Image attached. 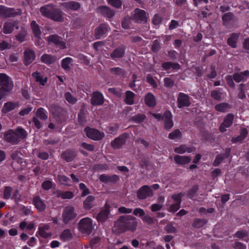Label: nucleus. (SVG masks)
Instances as JSON below:
<instances>
[{
	"instance_id": "nucleus-1",
	"label": "nucleus",
	"mask_w": 249,
	"mask_h": 249,
	"mask_svg": "<svg viewBox=\"0 0 249 249\" xmlns=\"http://www.w3.org/2000/svg\"><path fill=\"white\" fill-rule=\"evenodd\" d=\"M138 225L137 219L131 215L122 216L115 222L113 230L120 233L126 231H134Z\"/></svg>"
},
{
	"instance_id": "nucleus-2",
	"label": "nucleus",
	"mask_w": 249,
	"mask_h": 249,
	"mask_svg": "<svg viewBox=\"0 0 249 249\" xmlns=\"http://www.w3.org/2000/svg\"><path fill=\"white\" fill-rule=\"evenodd\" d=\"M40 11L42 15L54 21H62L63 20V12L55 8L53 5L49 4L41 7Z\"/></svg>"
},
{
	"instance_id": "nucleus-3",
	"label": "nucleus",
	"mask_w": 249,
	"mask_h": 249,
	"mask_svg": "<svg viewBox=\"0 0 249 249\" xmlns=\"http://www.w3.org/2000/svg\"><path fill=\"white\" fill-rule=\"evenodd\" d=\"M92 221L89 218H83L79 223V229L83 233L90 234L92 231Z\"/></svg>"
},
{
	"instance_id": "nucleus-4",
	"label": "nucleus",
	"mask_w": 249,
	"mask_h": 249,
	"mask_svg": "<svg viewBox=\"0 0 249 249\" xmlns=\"http://www.w3.org/2000/svg\"><path fill=\"white\" fill-rule=\"evenodd\" d=\"M0 89H2L5 91H9L13 87V84L10 78L5 74H0Z\"/></svg>"
},
{
	"instance_id": "nucleus-5",
	"label": "nucleus",
	"mask_w": 249,
	"mask_h": 249,
	"mask_svg": "<svg viewBox=\"0 0 249 249\" xmlns=\"http://www.w3.org/2000/svg\"><path fill=\"white\" fill-rule=\"evenodd\" d=\"M47 40L49 43H53L61 49L66 48V43L61 37L56 35H52L47 36Z\"/></svg>"
},
{
	"instance_id": "nucleus-6",
	"label": "nucleus",
	"mask_w": 249,
	"mask_h": 249,
	"mask_svg": "<svg viewBox=\"0 0 249 249\" xmlns=\"http://www.w3.org/2000/svg\"><path fill=\"white\" fill-rule=\"evenodd\" d=\"M85 131L88 137L93 140H100L104 137V133L101 132L97 129L87 127Z\"/></svg>"
},
{
	"instance_id": "nucleus-7",
	"label": "nucleus",
	"mask_w": 249,
	"mask_h": 249,
	"mask_svg": "<svg viewBox=\"0 0 249 249\" xmlns=\"http://www.w3.org/2000/svg\"><path fill=\"white\" fill-rule=\"evenodd\" d=\"M76 216L74 212V208L71 206H68L64 210L62 217L64 223H67Z\"/></svg>"
},
{
	"instance_id": "nucleus-8",
	"label": "nucleus",
	"mask_w": 249,
	"mask_h": 249,
	"mask_svg": "<svg viewBox=\"0 0 249 249\" xmlns=\"http://www.w3.org/2000/svg\"><path fill=\"white\" fill-rule=\"evenodd\" d=\"M129 135L127 134H124L114 139L112 142L111 145L115 149L120 148L125 143L128 139Z\"/></svg>"
},
{
	"instance_id": "nucleus-9",
	"label": "nucleus",
	"mask_w": 249,
	"mask_h": 249,
	"mask_svg": "<svg viewBox=\"0 0 249 249\" xmlns=\"http://www.w3.org/2000/svg\"><path fill=\"white\" fill-rule=\"evenodd\" d=\"M21 14V12L20 10L16 12L13 9L7 8L3 5H0V16L3 18L10 17Z\"/></svg>"
},
{
	"instance_id": "nucleus-10",
	"label": "nucleus",
	"mask_w": 249,
	"mask_h": 249,
	"mask_svg": "<svg viewBox=\"0 0 249 249\" xmlns=\"http://www.w3.org/2000/svg\"><path fill=\"white\" fill-rule=\"evenodd\" d=\"M177 100L178 106L179 108L188 107L191 104L190 97L184 93L180 92L178 94Z\"/></svg>"
},
{
	"instance_id": "nucleus-11",
	"label": "nucleus",
	"mask_w": 249,
	"mask_h": 249,
	"mask_svg": "<svg viewBox=\"0 0 249 249\" xmlns=\"http://www.w3.org/2000/svg\"><path fill=\"white\" fill-rule=\"evenodd\" d=\"M181 193L174 195L172 196V198L175 202L172 204L168 209L169 211L175 213L176 212L180 207V199L182 196Z\"/></svg>"
},
{
	"instance_id": "nucleus-12",
	"label": "nucleus",
	"mask_w": 249,
	"mask_h": 249,
	"mask_svg": "<svg viewBox=\"0 0 249 249\" xmlns=\"http://www.w3.org/2000/svg\"><path fill=\"white\" fill-rule=\"evenodd\" d=\"M138 197L140 199H144L147 197L151 196L153 195L152 191L151 188L145 185L141 187L138 192Z\"/></svg>"
},
{
	"instance_id": "nucleus-13",
	"label": "nucleus",
	"mask_w": 249,
	"mask_h": 249,
	"mask_svg": "<svg viewBox=\"0 0 249 249\" xmlns=\"http://www.w3.org/2000/svg\"><path fill=\"white\" fill-rule=\"evenodd\" d=\"M50 227L48 224L40 225L38 227L39 235L43 238H47L51 237L53 233L50 230Z\"/></svg>"
},
{
	"instance_id": "nucleus-14",
	"label": "nucleus",
	"mask_w": 249,
	"mask_h": 249,
	"mask_svg": "<svg viewBox=\"0 0 249 249\" xmlns=\"http://www.w3.org/2000/svg\"><path fill=\"white\" fill-rule=\"evenodd\" d=\"M109 29L107 25L101 24L95 29V37L96 39H99L104 37L105 35L108 32Z\"/></svg>"
},
{
	"instance_id": "nucleus-15",
	"label": "nucleus",
	"mask_w": 249,
	"mask_h": 249,
	"mask_svg": "<svg viewBox=\"0 0 249 249\" xmlns=\"http://www.w3.org/2000/svg\"><path fill=\"white\" fill-rule=\"evenodd\" d=\"M234 116L232 114H229L225 118L223 123L220 125L219 130L221 132L226 131V128L230 127L232 124Z\"/></svg>"
},
{
	"instance_id": "nucleus-16",
	"label": "nucleus",
	"mask_w": 249,
	"mask_h": 249,
	"mask_svg": "<svg viewBox=\"0 0 249 249\" xmlns=\"http://www.w3.org/2000/svg\"><path fill=\"white\" fill-rule=\"evenodd\" d=\"M133 18L138 22H146V12L140 9H136L133 15Z\"/></svg>"
},
{
	"instance_id": "nucleus-17",
	"label": "nucleus",
	"mask_w": 249,
	"mask_h": 249,
	"mask_svg": "<svg viewBox=\"0 0 249 249\" xmlns=\"http://www.w3.org/2000/svg\"><path fill=\"white\" fill-rule=\"evenodd\" d=\"M36 57L35 53L30 50H27L24 53V63L26 66L30 64Z\"/></svg>"
},
{
	"instance_id": "nucleus-18",
	"label": "nucleus",
	"mask_w": 249,
	"mask_h": 249,
	"mask_svg": "<svg viewBox=\"0 0 249 249\" xmlns=\"http://www.w3.org/2000/svg\"><path fill=\"white\" fill-rule=\"evenodd\" d=\"M97 11L98 13L108 18H112L115 14V12L113 10L106 6L99 7Z\"/></svg>"
},
{
	"instance_id": "nucleus-19",
	"label": "nucleus",
	"mask_w": 249,
	"mask_h": 249,
	"mask_svg": "<svg viewBox=\"0 0 249 249\" xmlns=\"http://www.w3.org/2000/svg\"><path fill=\"white\" fill-rule=\"evenodd\" d=\"M18 23L15 21H11L4 23L2 31L5 34H9L12 32L15 27L18 29Z\"/></svg>"
},
{
	"instance_id": "nucleus-20",
	"label": "nucleus",
	"mask_w": 249,
	"mask_h": 249,
	"mask_svg": "<svg viewBox=\"0 0 249 249\" xmlns=\"http://www.w3.org/2000/svg\"><path fill=\"white\" fill-rule=\"evenodd\" d=\"M104 103V97L102 94L99 92L93 93L91 99V103L93 105H101Z\"/></svg>"
},
{
	"instance_id": "nucleus-21",
	"label": "nucleus",
	"mask_w": 249,
	"mask_h": 249,
	"mask_svg": "<svg viewBox=\"0 0 249 249\" xmlns=\"http://www.w3.org/2000/svg\"><path fill=\"white\" fill-rule=\"evenodd\" d=\"M162 68L169 72L171 71V70L178 71L180 69V66L177 63H171L170 62H165L162 64Z\"/></svg>"
},
{
	"instance_id": "nucleus-22",
	"label": "nucleus",
	"mask_w": 249,
	"mask_h": 249,
	"mask_svg": "<svg viewBox=\"0 0 249 249\" xmlns=\"http://www.w3.org/2000/svg\"><path fill=\"white\" fill-rule=\"evenodd\" d=\"M172 114L169 111H166L163 115V119L164 120V127L166 129H169L173 126L172 121Z\"/></svg>"
},
{
	"instance_id": "nucleus-23",
	"label": "nucleus",
	"mask_w": 249,
	"mask_h": 249,
	"mask_svg": "<svg viewBox=\"0 0 249 249\" xmlns=\"http://www.w3.org/2000/svg\"><path fill=\"white\" fill-rule=\"evenodd\" d=\"M61 6L64 7L66 10H77L80 7L79 2L71 1L61 3Z\"/></svg>"
},
{
	"instance_id": "nucleus-24",
	"label": "nucleus",
	"mask_w": 249,
	"mask_h": 249,
	"mask_svg": "<svg viewBox=\"0 0 249 249\" xmlns=\"http://www.w3.org/2000/svg\"><path fill=\"white\" fill-rule=\"evenodd\" d=\"M5 139L8 142L17 143L18 141L17 133L12 130L8 131L4 136Z\"/></svg>"
},
{
	"instance_id": "nucleus-25",
	"label": "nucleus",
	"mask_w": 249,
	"mask_h": 249,
	"mask_svg": "<svg viewBox=\"0 0 249 249\" xmlns=\"http://www.w3.org/2000/svg\"><path fill=\"white\" fill-rule=\"evenodd\" d=\"M195 150L193 147H187L185 145H181L178 147L175 148V152L179 154H183L186 152L191 153Z\"/></svg>"
},
{
	"instance_id": "nucleus-26",
	"label": "nucleus",
	"mask_w": 249,
	"mask_h": 249,
	"mask_svg": "<svg viewBox=\"0 0 249 249\" xmlns=\"http://www.w3.org/2000/svg\"><path fill=\"white\" fill-rule=\"evenodd\" d=\"M144 101L146 105L148 107H153L156 104V98L151 93H148L145 96Z\"/></svg>"
},
{
	"instance_id": "nucleus-27",
	"label": "nucleus",
	"mask_w": 249,
	"mask_h": 249,
	"mask_svg": "<svg viewBox=\"0 0 249 249\" xmlns=\"http://www.w3.org/2000/svg\"><path fill=\"white\" fill-rule=\"evenodd\" d=\"M124 53V47L122 46L116 49L111 53L110 56L112 59L115 60L117 58L122 57Z\"/></svg>"
},
{
	"instance_id": "nucleus-28",
	"label": "nucleus",
	"mask_w": 249,
	"mask_h": 249,
	"mask_svg": "<svg viewBox=\"0 0 249 249\" xmlns=\"http://www.w3.org/2000/svg\"><path fill=\"white\" fill-rule=\"evenodd\" d=\"M72 62L73 60L71 57H66L61 61V67L64 70L69 71L72 65Z\"/></svg>"
},
{
	"instance_id": "nucleus-29",
	"label": "nucleus",
	"mask_w": 249,
	"mask_h": 249,
	"mask_svg": "<svg viewBox=\"0 0 249 249\" xmlns=\"http://www.w3.org/2000/svg\"><path fill=\"white\" fill-rule=\"evenodd\" d=\"M34 204L39 211H43L46 208V205L38 196H35L33 199Z\"/></svg>"
},
{
	"instance_id": "nucleus-30",
	"label": "nucleus",
	"mask_w": 249,
	"mask_h": 249,
	"mask_svg": "<svg viewBox=\"0 0 249 249\" xmlns=\"http://www.w3.org/2000/svg\"><path fill=\"white\" fill-rule=\"evenodd\" d=\"M109 211L108 208L106 206L105 210L102 211L97 216V219L99 222H103L108 217Z\"/></svg>"
},
{
	"instance_id": "nucleus-31",
	"label": "nucleus",
	"mask_w": 249,
	"mask_h": 249,
	"mask_svg": "<svg viewBox=\"0 0 249 249\" xmlns=\"http://www.w3.org/2000/svg\"><path fill=\"white\" fill-rule=\"evenodd\" d=\"M31 27L33 31L34 36L37 38L41 37V32L38 24L35 21H33L31 23Z\"/></svg>"
},
{
	"instance_id": "nucleus-32",
	"label": "nucleus",
	"mask_w": 249,
	"mask_h": 249,
	"mask_svg": "<svg viewBox=\"0 0 249 249\" xmlns=\"http://www.w3.org/2000/svg\"><path fill=\"white\" fill-rule=\"evenodd\" d=\"M249 76V71H245L243 72L234 74L233 78L236 82H240L241 81L246 80Z\"/></svg>"
},
{
	"instance_id": "nucleus-33",
	"label": "nucleus",
	"mask_w": 249,
	"mask_h": 249,
	"mask_svg": "<svg viewBox=\"0 0 249 249\" xmlns=\"http://www.w3.org/2000/svg\"><path fill=\"white\" fill-rule=\"evenodd\" d=\"M239 37V34L232 33L231 36L227 40L228 44L232 48L236 47V44Z\"/></svg>"
},
{
	"instance_id": "nucleus-34",
	"label": "nucleus",
	"mask_w": 249,
	"mask_h": 249,
	"mask_svg": "<svg viewBox=\"0 0 249 249\" xmlns=\"http://www.w3.org/2000/svg\"><path fill=\"white\" fill-rule=\"evenodd\" d=\"M94 205V197L92 196H88L84 201L83 206L85 209H90Z\"/></svg>"
},
{
	"instance_id": "nucleus-35",
	"label": "nucleus",
	"mask_w": 249,
	"mask_h": 249,
	"mask_svg": "<svg viewBox=\"0 0 249 249\" xmlns=\"http://www.w3.org/2000/svg\"><path fill=\"white\" fill-rule=\"evenodd\" d=\"M56 181L61 183V184L71 186V180L70 179L64 175H59L56 178Z\"/></svg>"
},
{
	"instance_id": "nucleus-36",
	"label": "nucleus",
	"mask_w": 249,
	"mask_h": 249,
	"mask_svg": "<svg viewBox=\"0 0 249 249\" xmlns=\"http://www.w3.org/2000/svg\"><path fill=\"white\" fill-rule=\"evenodd\" d=\"M135 94L131 91L125 92L124 102L127 105H133L134 103Z\"/></svg>"
},
{
	"instance_id": "nucleus-37",
	"label": "nucleus",
	"mask_w": 249,
	"mask_h": 249,
	"mask_svg": "<svg viewBox=\"0 0 249 249\" xmlns=\"http://www.w3.org/2000/svg\"><path fill=\"white\" fill-rule=\"evenodd\" d=\"M56 196L57 197H60L63 199H71L73 197V194L71 191H57Z\"/></svg>"
},
{
	"instance_id": "nucleus-38",
	"label": "nucleus",
	"mask_w": 249,
	"mask_h": 249,
	"mask_svg": "<svg viewBox=\"0 0 249 249\" xmlns=\"http://www.w3.org/2000/svg\"><path fill=\"white\" fill-rule=\"evenodd\" d=\"M233 16L231 13H226L222 17V20L224 24L226 25H228L231 23L233 22Z\"/></svg>"
},
{
	"instance_id": "nucleus-39",
	"label": "nucleus",
	"mask_w": 249,
	"mask_h": 249,
	"mask_svg": "<svg viewBox=\"0 0 249 249\" xmlns=\"http://www.w3.org/2000/svg\"><path fill=\"white\" fill-rule=\"evenodd\" d=\"M41 61L47 64H51L55 60V58L50 54H45L41 56Z\"/></svg>"
},
{
	"instance_id": "nucleus-40",
	"label": "nucleus",
	"mask_w": 249,
	"mask_h": 249,
	"mask_svg": "<svg viewBox=\"0 0 249 249\" xmlns=\"http://www.w3.org/2000/svg\"><path fill=\"white\" fill-rule=\"evenodd\" d=\"M72 237L71 231L68 229L65 230L60 234V238L63 241H66L70 240Z\"/></svg>"
},
{
	"instance_id": "nucleus-41",
	"label": "nucleus",
	"mask_w": 249,
	"mask_h": 249,
	"mask_svg": "<svg viewBox=\"0 0 249 249\" xmlns=\"http://www.w3.org/2000/svg\"><path fill=\"white\" fill-rule=\"evenodd\" d=\"M118 179V177L117 175H113L111 177L106 175H102L100 177V180L104 182H109L113 180Z\"/></svg>"
},
{
	"instance_id": "nucleus-42",
	"label": "nucleus",
	"mask_w": 249,
	"mask_h": 249,
	"mask_svg": "<svg viewBox=\"0 0 249 249\" xmlns=\"http://www.w3.org/2000/svg\"><path fill=\"white\" fill-rule=\"evenodd\" d=\"M190 157H175V160L178 164H185L190 162Z\"/></svg>"
},
{
	"instance_id": "nucleus-43",
	"label": "nucleus",
	"mask_w": 249,
	"mask_h": 249,
	"mask_svg": "<svg viewBox=\"0 0 249 249\" xmlns=\"http://www.w3.org/2000/svg\"><path fill=\"white\" fill-rule=\"evenodd\" d=\"M19 227L22 230H32L34 228V224L31 222L23 221L20 224Z\"/></svg>"
},
{
	"instance_id": "nucleus-44",
	"label": "nucleus",
	"mask_w": 249,
	"mask_h": 249,
	"mask_svg": "<svg viewBox=\"0 0 249 249\" xmlns=\"http://www.w3.org/2000/svg\"><path fill=\"white\" fill-rule=\"evenodd\" d=\"M248 134V131L246 129L243 128L241 130V134L240 136H239L236 138H233L232 139V141L233 142H241L246 137Z\"/></svg>"
},
{
	"instance_id": "nucleus-45",
	"label": "nucleus",
	"mask_w": 249,
	"mask_h": 249,
	"mask_svg": "<svg viewBox=\"0 0 249 249\" xmlns=\"http://www.w3.org/2000/svg\"><path fill=\"white\" fill-rule=\"evenodd\" d=\"M32 76L37 82H39V83L42 85H44L47 82V78L46 77L43 78L37 72H34L32 74Z\"/></svg>"
},
{
	"instance_id": "nucleus-46",
	"label": "nucleus",
	"mask_w": 249,
	"mask_h": 249,
	"mask_svg": "<svg viewBox=\"0 0 249 249\" xmlns=\"http://www.w3.org/2000/svg\"><path fill=\"white\" fill-rule=\"evenodd\" d=\"M36 115L37 117L43 120H46L48 117L46 111L42 107H40L37 109L36 113Z\"/></svg>"
},
{
	"instance_id": "nucleus-47",
	"label": "nucleus",
	"mask_w": 249,
	"mask_h": 249,
	"mask_svg": "<svg viewBox=\"0 0 249 249\" xmlns=\"http://www.w3.org/2000/svg\"><path fill=\"white\" fill-rule=\"evenodd\" d=\"M181 136V132L178 129H176L171 132L169 135V138L171 140H178Z\"/></svg>"
},
{
	"instance_id": "nucleus-48",
	"label": "nucleus",
	"mask_w": 249,
	"mask_h": 249,
	"mask_svg": "<svg viewBox=\"0 0 249 249\" xmlns=\"http://www.w3.org/2000/svg\"><path fill=\"white\" fill-rule=\"evenodd\" d=\"M110 72L111 74L117 75L120 76H123L124 75V71L119 67L112 68L110 69Z\"/></svg>"
},
{
	"instance_id": "nucleus-49",
	"label": "nucleus",
	"mask_w": 249,
	"mask_h": 249,
	"mask_svg": "<svg viewBox=\"0 0 249 249\" xmlns=\"http://www.w3.org/2000/svg\"><path fill=\"white\" fill-rule=\"evenodd\" d=\"M230 107L229 105L227 103H221L215 106V109L217 111L225 112Z\"/></svg>"
},
{
	"instance_id": "nucleus-50",
	"label": "nucleus",
	"mask_w": 249,
	"mask_h": 249,
	"mask_svg": "<svg viewBox=\"0 0 249 249\" xmlns=\"http://www.w3.org/2000/svg\"><path fill=\"white\" fill-rule=\"evenodd\" d=\"M16 105L11 102L5 103L3 107L2 112L4 113H7L14 109Z\"/></svg>"
},
{
	"instance_id": "nucleus-51",
	"label": "nucleus",
	"mask_w": 249,
	"mask_h": 249,
	"mask_svg": "<svg viewBox=\"0 0 249 249\" xmlns=\"http://www.w3.org/2000/svg\"><path fill=\"white\" fill-rule=\"evenodd\" d=\"M17 133V137L18 140L20 139H24L27 136L26 131L23 128L19 127L17 129L15 132Z\"/></svg>"
},
{
	"instance_id": "nucleus-52",
	"label": "nucleus",
	"mask_w": 249,
	"mask_h": 249,
	"mask_svg": "<svg viewBox=\"0 0 249 249\" xmlns=\"http://www.w3.org/2000/svg\"><path fill=\"white\" fill-rule=\"evenodd\" d=\"M146 117L144 114H138L131 118V120L136 123H141L144 121Z\"/></svg>"
},
{
	"instance_id": "nucleus-53",
	"label": "nucleus",
	"mask_w": 249,
	"mask_h": 249,
	"mask_svg": "<svg viewBox=\"0 0 249 249\" xmlns=\"http://www.w3.org/2000/svg\"><path fill=\"white\" fill-rule=\"evenodd\" d=\"M206 223V221L204 219H197L195 220L193 223V226L196 228H199L203 227Z\"/></svg>"
},
{
	"instance_id": "nucleus-54",
	"label": "nucleus",
	"mask_w": 249,
	"mask_h": 249,
	"mask_svg": "<svg viewBox=\"0 0 249 249\" xmlns=\"http://www.w3.org/2000/svg\"><path fill=\"white\" fill-rule=\"evenodd\" d=\"M108 3L116 8H120L122 6V2L120 0H107Z\"/></svg>"
},
{
	"instance_id": "nucleus-55",
	"label": "nucleus",
	"mask_w": 249,
	"mask_h": 249,
	"mask_svg": "<svg viewBox=\"0 0 249 249\" xmlns=\"http://www.w3.org/2000/svg\"><path fill=\"white\" fill-rule=\"evenodd\" d=\"M66 100L70 103L73 104L76 102V99L73 97L70 92H67L65 94Z\"/></svg>"
},
{
	"instance_id": "nucleus-56",
	"label": "nucleus",
	"mask_w": 249,
	"mask_h": 249,
	"mask_svg": "<svg viewBox=\"0 0 249 249\" xmlns=\"http://www.w3.org/2000/svg\"><path fill=\"white\" fill-rule=\"evenodd\" d=\"M222 94L217 90H213L211 92L212 97L217 100H220L222 98Z\"/></svg>"
},
{
	"instance_id": "nucleus-57",
	"label": "nucleus",
	"mask_w": 249,
	"mask_h": 249,
	"mask_svg": "<svg viewBox=\"0 0 249 249\" xmlns=\"http://www.w3.org/2000/svg\"><path fill=\"white\" fill-rule=\"evenodd\" d=\"M53 185V183L50 180H46L43 182L42 187L44 190H48L51 189Z\"/></svg>"
},
{
	"instance_id": "nucleus-58",
	"label": "nucleus",
	"mask_w": 249,
	"mask_h": 249,
	"mask_svg": "<svg viewBox=\"0 0 249 249\" xmlns=\"http://www.w3.org/2000/svg\"><path fill=\"white\" fill-rule=\"evenodd\" d=\"M79 188L80 190L82 191V196H85L89 194V190L88 189V188L86 187L85 184L81 183L79 184Z\"/></svg>"
},
{
	"instance_id": "nucleus-59",
	"label": "nucleus",
	"mask_w": 249,
	"mask_h": 249,
	"mask_svg": "<svg viewBox=\"0 0 249 249\" xmlns=\"http://www.w3.org/2000/svg\"><path fill=\"white\" fill-rule=\"evenodd\" d=\"M164 85L166 87L171 88L174 85V82L171 78L167 77L164 79Z\"/></svg>"
},
{
	"instance_id": "nucleus-60",
	"label": "nucleus",
	"mask_w": 249,
	"mask_h": 249,
	"mask_svg": "<svg viewBox=\"0 0 249 249\" xmlns=\"http://www.w3.org/2000/svg\"><path fill=\"white\" fill-rule=\"evenodd\" d=\"M12 189L10 187H6L4 190L3 197L5 199H9L11 196Z\"/></svg>"
},
{
	"instance_id": "nucleus-61",
	"label": "nucleus",
	"mask_w": 249,
	"mask_h": 249,
	"mask_svg": "<svg viewBox=\"0 0 249 249\" xmlns=\"http://www.w3.org/2000/svg\"><path fill=\"white\" fill-rule=\"evenodd\" d=\"M26 35V32L25 30L21 31L16 36L17 40L22 42L25 40V37Z\"/></svg>"
},
{
	"instance_id": "nucleus-62",
	"label": "nucleus",
	"mask_w": 249,
	"mask_h": 249,
	"mask_svg": "<svg viewBox=\"0 0 249 249\" xmlns=\"http://www.w3.org/2000/svg\"><path fill=\"white\" fill-rule=\"evenodd\" d=\"M133 214L136 216L142 217L145 214L144 211L141 208H136L133 211Z\"/></svg>"
},
{
	"instance_id": "nucleus-63",
	"label": "nucleus",
	"mask_w": 249,
	"mask_h": 249,
	"mask_svg": "<svg viewBox=\"0 0 249 249\" xmlns=\"http://www.w3.org/2000/svg\"><path fill=\"white\" fill-rule=\"evenodd\" d=\"M161 18L159 15H155L153 18L152 22L156 26H158L161 22Z\"/></svg>"
},
{
	"instance_id": "nucleus-64",
	"label": "nucleus",
	"mask_w": 249,
	"mask_h": 249,
	"mask_svg": "<svg viewBox=\"0 0 249 249\" xmlns=\"http://www.w3.org/2000/svg\"><path fill=\"white\" fill-rule=\"evenodd\" d=\"M247 235V233L245 231H238L235 233V237L240 239L243 238Z\"/></svg>"
}]
</instances>
